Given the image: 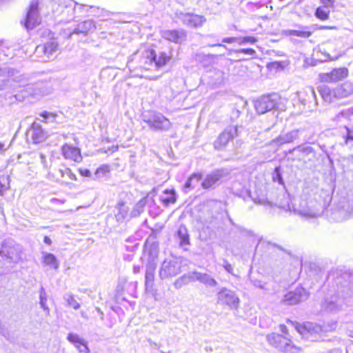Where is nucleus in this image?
Returning <instances> with one entry per match:
<instances>
[{
	"mask_svg": "<svg viewBox=\"0 0 353 353\" xmlns=\"http://www.w3.org/2000/svg\"><path fill=\"white\" fill-rule=\"evenodd\" d=\"M0 256L9 263H18L22 259L23 250L21 245L12 239L6 240L0 250Z\"/></svg>",
	"mask_w": 353,
	"mask_h": 353,
	"instance_id": "1",
	"label": "nucleus"
},
{
	"mask_svg": "<svg viewBox=\"0 0 353 353\" xmlns=\"http://www.w3.org/2000/svg\"><path fill=\"white\" fill-rule=\"evenodd\" d=\"M268 343L284 353H296L301 348L292 344L291 340L281 334L272 333L267 336Z\"/></svg>",
	"mask_w": 353,
	"mask_h": 353,
	"instance_id": "2",
	"label": "nucleus"
},
{
	"mask_svg": "<svg viewBox=\"0 0 353 353\" xmlns=\"http://www.w3.org/2000/svg\"><path fill=\"white\" fill-rule=\"evenodd\" d=\"M280 101L276 93L263 95L254 101V108L258 114H263L277 108Z\"/></svg>",
	"mask_w": 353,
	"mask_h": 353,
	"instance_id": "3",
	"label": "nucleus"
},
{
	"mask_svg": "<svg viewBox=\"0 0 353 353\" xmlns=\"http://www.w3.org/2000/svg\"><path fill=\"white\" fill-rule=\"evenodd\" d=\"M216 303L221 305L228 306L230 309H237L240 299L236 292L225 287L221 288L216 292Z\"/></svg>",
	"mask_w": 353,
	"mask_h": 353,
	"instance_id": "4",
	"label": "nucleus"
},
{
	"mask_svg": "<svg viewBox=\"0 0 353 353\" xmlns=\"http://www.w3.org/2000/svg\"><path fill=\"white\" fill-rule=\"evenodd\" d=\"M181 272V265L176 259H165L159 270V276L161 280L170 279Z\"/></svg>",
	"mask_w": 353,
	"mask_h": 353,
	"instance_id": "5",
	"label": "nucleus"
},
{
	"mask_svg": "<svg viewBox=\"0 0 353 353\" xmlns=\"http://www.w3.org/2000/svg\"><path fill=\"white\" fill-rule=\"evenodd\" d=\"M143 121L148 123L150 129L155 131L168 130L171 127L169 119L157 112H152L148 116H145Z\"/></svg>",
	"mask_w": 353,
	"mask_h": 353,
	"instance_id": "6",
	"label": "nucleus"
},
{
	"mask_svg": "<svg viewBox=\"0 0 353 353\" xmlns=\"http://www.w3.org/2000/svg\"><path fill=\"white\" fill-rule=\"evenodd\" d=\"M58 48L57 42L54 41H48L44 44L36 47L34 54L39 61L46 62L54 57V53Z\"/></svg>",
	"mask_w": 353,
	"mask_h": 353,
	"instance_id": "7",
	"label": "nucleus"
},
{
	"mask_svg": "<svg viewBox=\"0 0 353 353\" xmlns=\"http://www.w3.org/2000/svg\"><path fill=\"white\" fill-rule=\"evenodd\" d=\"M175 17L177 21H181L184 26L194 28L201 27L206 21L205 17L203 15L183 12L182 11H176Z\"/></svg>",
	"mask_w": 353,
	"mask_h": 353,
	"instance_id": "8",
	"label": "nucleus"
},
{
	"mask_svg": "<svg viewBox=\"0 0 353 353\" xmlns=\"http://www.w3.org/2000/svg\"><path fill=\"white\" fill-rule=\"evenodd\" d=\"M238 136V128L236 125H229L219 135L214 141L213 146L216 150H223L230 141Z\"/></svg>",
	"mask_w": 353,
	"mask_h": 353,
	"instance_id": "9",
	"label": "nucleus"
},
{
	"mask_svg": "<svg viewBox=\"0 0 353 353\" xmlns=\"http://www.w3.org/2000/svg\"><path fill=\"white\" fill-rule=\"evenodd\" d=\"M18 72L8 67L0 68V77L4 78L0 80V91L12 87L14 81L23 82V78L21 76H17Z\"/></svg>",
	"mask_w": 353,
	"mask_h": 353,
	"instance_id": "10",
	"label": "nucleus"
},
{
	"mask_svg": "<svg viewBox=\"0 0 353 353\" xmlns=\"http://www.w3.org/2000/svg\"><path fill=\"white\" fill-rule=\"evenodd\" d=\"M230 172L227 169H216L208 174L201 183L203 189H214L219 181L224 177L228 176Z\"/></svg>",
	"mask_w": 353,
	"mask_h": 353,
	"instance_id": "11",
	"label": "nucleus"
},
{
	"mask_svg": "<svg viewBox=\"0 0 353 353\" xmlns=\"http://www.w3.org/2000/svg\"><path fill=\"white\" fill-rule=\"evenodd\" d=\"M41 22V17L38 10V2L32 1L30 3L25 20V27L28 30L33 29Z\"/></svg>",
	"mask_w": 353,
	"mask_h": 353,
	"instance_id": "12",
	"label": "nucleus"
},
{
	"mask_svg": "<svg viewBox=\"0 0 353 353\" xmlns=\"http://www.w3.org/2000/svg\"><path fill=\"white\" fill-rule=\"evenodd\" d=\"M309 297V293L302 287L296 288L294 291L288 292L283 299V302L286 305H295L300 302L307 300Z\"/></svg>",
	"mask_w": 353,
	"mask_h": 353,
	"instance_id": "13",
	"label": "nucleus"
},
{
	"mask_svg": "<svg viewBox=\"0 0 353 353\" xmlns=\"http://www.w3.org/2000/svg\"><path fill=\"white\" fill-rule=\"evenodd\" d=\"M290 154L294 155L298 161L312 160L316 157L314 149L309 145L301 144L289 150Z\"/></svg>",
	"mask_w": 353,
	"mask_h": 353,
	"instance_id": "14",
	"label": "nucleus"
},
{
	"mask_svg": "<svg viewBox=\"0 0 353 353\" xmlns=\"http://www.w3.org/2000/svg\"><path fill=\"white\" fill-rule=\"evenodd\" d=\"M303 129H294L286 133L280 134L275 139L272 141L274 143L277 145H282L283 144L294 143L296 141H300L303 134Z\"/></svg>",
	"mask_w": 353,
	"mask_h": 353,
	"instance_id": "15",
	"label": "nucleus"
},
{
	"mask_svg": "<svg viewBox=\"0 0 353 353\" xmlns=\"http://www.w3.org/2000/svg\"><path fill=\"white\" fill-rule=\"evenodd\" d=\"M296 329L303 337L312 341L314 339V334H319L323 330L320 325L310 322H307L303 325H296Z\"/></svg>",
	"mask_w": 353,
	"mask_h": 353,
	"instance_id": "16",
	"label": "nucleus"
},
{
	"mask_svg": "<svg viewBox=\"0 0 353 353\" xmlns=\"http://www.w3.org/2000/svg\"><path fill=\"white\" fill-rule=\"evenodd\" d=\"M348 75V70L346 68H335L330 72L321 73L319 79L323 82H336L345 79Z\"/></svg>",
	"mask_w": 353,
	"mask_h": 353,
	"instance_id": "17",
	"label": "nucleus"
},
{
	"mask_svg": "<svg viewBox=\"0 0 353 353\" xmlns=\"http://www.w3.org/2000/svg\"><path fill=\"white\" fill-rule=\"evenodd\" d=\"M26 92L32 97H41L50 92L48 83L46 81H37L34 83H28L26 85Z\"/></svg>",
	"mask_w": 353,
	"mask_h": 353,
	"instance_id": "18",
	"label": "nucleus"
},
{
	"mask_svg": "<svg viewBox=\"0 0 353 353\" xmlns=\"http://www.w3.org/2000/svg\"><path fill=\"white\" fill-rule=\"evenodd\" d=\"M323 213V207L320 203L310 201L305 208L299 210V214L306 218H314L319 216Z\"/></svg>",
	"mask_w": 353,
	"mask_h": 353,
	"instance_id": "19",
	"label": "nucleus"
},
{
	"mask_svg": "<svg viewBox=\"0 0 353 353\" xmlns=\"http://www.w3.org/2000/svg\"><path fill=\"white\" fill-rule=\"evenodd\" d=\"M165 39L175 43H181L186 40L187 34L184 30H165L161 32Z\"/></svg>",
	"mask_w": 353,
	"mask_h": 353,
	"instance_id": "20",
	"label": "nucleus"
},
{
	"mask_svg": "<svg viewBox=\"0 0 353 353\" xmlns=\"http://www.w3.org/2000/svg\"><path fill=\"white\" fill-rule=\"evenodd\" d=\"M157 265L154 262V259L148 261L146 264L145 274V290L150 292L154 285V275Z\"/></svg>",
	"mask_w": 353,
	"mask_h": 353,
	"instance_id": "21",
	"label": "nucleus"
},
{
	"mask_svg": "<svg viewBox=\"0 0 353 353\" xmlns=\"http://www.w3.org/2000/svg\"><path fill=\"white\" fill-rule=\"evenodd\" d=\"M294 28V29L283 30L282 31V34L287 37L295 36L302 39H307L312 34L307 26L295 24Z\"/></svg>",
	"mask_w": 353,
	"mask_h": 353,
	"instance_id": "22",
	"label": "nucleus"
},
{
	"mask_svg": "<svg viewBox=\"0 0 353 353\" xmlns=\"http://www.w3.org/2000/svg\"><path fill=\"white\" fill-rule=\"evenodd\" d=\"M28 136L31 137L34 143H39L46 139V133L39 123L34 122L28 132Z\"/></svg>",
	"mask_w": 353,
	"mask_h": 353,
	"instance_id": "23",
	"label": "nucleus"
},
{
	"mask_svg": "<svg viewBox=\"0 0 353 353\" xmlns=\"http://www.w3.org/2000/svg\"><path fill=\"white\" fill-rule=\"evenodd\" d=\"M193 281H199L203 284L205 287L213 288L218 285V282L210 274L205 272L193 271Z\"/></svg>",
	"mask_w": 353,
	"mask_h": 353,
	"instance_id": "24",
	"label": "nucleus"
},
{
	"mask_svg": "<svg viewBox=\"0 0 353 353\" xmlns=\"http://www.w3.org/2000/svg\"><path fill=\"white\" fill-rule=\"evenodd\" d=\"M62 154L66 159L80 162L82 160L80 150L68 144H65L61 148Z\"/></svg>",
	"mask_w": 353,
	"mask_h": 353,
	"instance_id": "25",
	"label": "nucleus"
},
{
	"mask_svg": "<svg viewBox=\"0 0 353 353\" xmlns=\"http://www.w3.org/2000/svg\"><path fill=\"white\" fill-rule=\"evenodd\" d=\"M148 54L150 59V64H154V65L157 68L165 65L170 60V57L163 52H161L157 54L154 50H150V51L148 52Z\"/></svg>",
	"mask_w": 353,
	"mask_h": 353,
	"instance_id": "26",
	"label": "nucleus"
},
{
	"mask_svg": "<svg viewBox=\"0 0 353 353\" xmlns=\"http://www.w3.org/2000/svg\"><path fill=\"white\" fill-rule=\"evenodd\" d=\"M209 83L213 86H219L224 83L225 79V72L216 68H212L208 72Z\"/></svg>",
	"mask_w": 353,
	"mask_h": 353,
	"instance_id": "27",
	"label": "nucleus"
},
{
	"mask_svg": "<svg viewBox=\"0 0 353 353\" xmlns=\"http://www.w3.org/2000/svg\"><path fill=\"white\" fill-rule=\"evenodd\" d=\"M67 339L78 349L81 353H90V349L88 347L85 339L81 338L77 334L70 333Z\"/></svg>",
	"mask_w": 353,
	"mask_h": 353,
	"instance_id": "28",
	"label": "nucleus"
},
{
	"mask_svg": "<svg viewBox=\"0 0 353 353\" xmlns=\"http://www.w3.org/2000/svg\"><path fill=\"white\" fill-rule=\"evenodd\" d=\"M341 300L337 296H332L325 299L321 304V308L326 312H336L341 309Z\"/></svg>",
	"mask_w": 353,
	"mask_h": 353,
	"instance_id": "29",
	"label": "nucleus"
},
{
	"mask_svg": "<svg viewBox=\"0 0 353 353\" xmlns=\"http://www.w3.org/2000/svg\"><path fill=\"white\" fill-rule=\"evenodd\" d=\"M129 207L124 203H119L115 208L114 216L117 221L119 223L125 222L128 218H131L129 215Z\"/></svg>",
	"mask_w": 353,
	"mask_h": 353,
	"instance_id": "30",
	"label": "nucleus"
},
{
	"mask_svg": "<svg viewBox=\"0 0 353 353\" xmlns=\"http://www.w3.org/2000/svg\"><path fill=\"white\" fill-rule=\"evenodd\" d=\"M318 92L321 96L324 101L331 103L334 99H337L336 88L331 90L327 85H322L317 88Z\"/></svg>",
	"mask_w": 353,
	"mask_h": 353,
	"instance_id": "31",
	"label": "nucleus"
},
{
	"mask_svg": "<svg viewBox=\"0 0 353 353\" xmlns=\"http://www.w3.org/2000/svg\"><path fill=\"white\" fill-rule=\"evenodd\" d=\"M336 97L345 98L353 94V83L346 81L336 88Z\"/></svg>",
	"mask_w": 353,
	"mask_h": 353,
	"instance_id": "32",
	"label": "nucleus"
},
{
	"mask_svg": "<svg viewBox=\"0 0 353 353\" xmlns=\"http://www.w3.org/2000/svg\"><path fill=\"white\" fill-rule=\"evenodd\" d=\"M95 29L93 20L88 19L79 23L77 27L74 29L72 34H86Z\"/></svg>",
	"mask_w": 353,
	"mask_h": 353,
	"instance_id": "33",
	"label": "nucleus"
},
{
	"mask_svg": "<svg viewBox=\"0 0 353 353\" xmlns=\"http://www.w3.org/2000/svg\"><path fill=\"white\" fill-rule=\"evenodd\" d=\"M41 262L46 266H49L51 269L57 270L59 266V261L56 256L51 253L43 252Z\"/></svg>",
	"mask_w": 353,
	"mask_h": 353,
	"instance_id": "34",
	"label": "nucleus"
},
{
	"mask_svg": "<svg viewBox=\"0 0 353 353\" xmlns=\"http://www.w3.org/2000/svg\"><path fill=\"white\" fill-rule=\"evenodd\" d=\"M176 237L181 247H185L190 244L189 234L185 226H179L176 232Z\"/></svg>",
	"mask_w": 353,
	"mask_h": 353,
	"instance_id": "35",
	"label": "nucleus"
},
{
	"mask_svg": "<svg viewBox=\"0 0 353 353\" xmlns=\"http://www.w3.org/2000/svg\"><path fill=\"white\" fill-rule=\"evenodd\" d=\"M190 282H194L192 272L185 274L178 278L174 283V286L176 289L179 290L183 285L188 284Z\"/></svg>",
	"mask_w": 353,
	"mask_h": 353,
	"instance_id": "36",
	"label": "nucleus"
},
{
	"mask_svg": "<svg viewBox=\"0 0 353 353\" xmlns=\"http://www.w3.org/2000/svg\"><path fill=\"white\" fill-rule=\"evenodd\" d=\"M345 130V133H343L342 138L344 141L343 145L348 147L350 149L353 148V128H349L344 126Z\"/></svg>",
	"mask_w": 353,
	"mask_h": 353,
	"instance_id": "37",
	"label": "nucleus"
},
{
	"mask_svg": "<svg viewBox=\"0 0 353 353\" xmlns=\"http://www.w3.org/2000/svg\"><path fill=\"white\" fill-rule=\"evenodd\" d=\"M201 179L202 174L201 173L192 174L186 181L184 185V188L190 190L196 188Z\"/></svg>",
	"mask_w": 353,
	"mask_h": 353,
	"instance_id": "38",
	"label": "nucleus"
},
{
	"mask_svg": "<svg viewBox=\"0 0 353 353\" xmlns=\"http://www.w3.org/2000/svg\"><path fill=\"white\" fill-rule=\"evenodd\" d=\"M161 200L165 206L169 205L170 203H174L176 201L174 191L165 190L161 196Z\"/></svg>",
	"mask_w": 353,
	"mask_h": 353,
	"instance_id": "39",
	"label": "nucleus"
},
{
	"mask_svg": "<svg viewBox=\"0 0 353 353\" xmlns=\"http://www.w3.org/2000/svg\"><path fill=\"white\" fill-rule=\"evenodd\" d=\"M148 202V198L144 197L141 199L134 207L132 210L130 216V217H137L141 214L143 212V208Z\"/></svg>",
	"mask_w": 353,
	"mask_h": 353,
	"instance_id": "40",
	"label": "nucleus"
},
{
	"mask_svg": "<svg viewBox=\"0 0 353 353\" xmlns=\"http://www.w3.org/2000/svg\"><path fill=\"white\" fill-rule=\"evenodd\" d=\"M63 299L67 303L68 306L72 307L74 310L79 309L80 303L77 302L72 294H65L63 296Z\"/></svg>",
	"mask_w": 353,
	"mask_h": 353,
	"instance_id": "41",
	"label": "nucleus"
},
{
	"mask_svg": "<svg viewBox=\"0 0 353 353\" xmlns=\"http://www.w3.org/2000/svg\"><path fill=\"white\" fill-rule=\"evenodd\" d=\"M149 50H145L142 53V57L140 60V67L145 70H150L151 66H153L154 64H150V57L148 54V52Z\"/></svg>",
	"mask_w": 353,
	"mask_h": 353,
	"instance_id": "42",
	"label": "nucleus"
},
{
	"mask_svg": "<svg viewBox=\"0 0 353 353\" xmlns=\"http://www.w3.org/2000/svg\"><path fill=\"white\" fill-rule=\"evenodd\" d=\"M9 188V177L6 175L0 176V196H3L4 192Z\"/></svg>",
	"mask_w": 353,
	"mask_h": 353,
	"instance_id": "43",
	"label": "nucleus"
},
{
	"mask_svg": "<svg viewBox=\"0 0 353 353\" xmlns=\"http://www.w3.org/2000/svg\"><path fill=\"white\" fill-rule=\"evenodd\" d=\"M57 175L61 178H64L66 176L71 180L76 179L75 175L72 172L71 170L67 168L59 169Z\"/></svg>",
	"mask_w": 353,
	"mask_h": 353,
	"instance_id": "44",
	"label": "nucleus"
},
{
	"mask_svg": "<svg viewBox=\"0 0 353 353\" xmlns=\"http://www.w3.org/2000/svg\"><path fill=\"white\" fill-rule=\"evenodd\" d=\"M328 8H318L316 10L315 15L321 20H326L329 18L330 10Z\"/></svg>",
	"mask_w": 353,
	"mask_h": 353,
	"instance_id": "45",
	"label": "nucleus"
},
{
	"mask_svg": "<svg viewBox=\"0 0 353 353\" xmlns=\"http://www.w3.org/2000/svg\"><path fill=\"white\" fill-rule=\"evenodd\" d=\"M39 299H40V305L41 307L45 310L49 312V308L46 304L47 302V296L46 293L43 289V288H41L39 292Z\"/></svg>",
	"mask_w": 353,
	"mask_h": 353,
	"instance_id": "46",
	"label": "nucleus"
},
{
	"mask_svg": "<svg viewBox=\"0 0 353 353\" xmlns=\"http://www.w3.org/2000/svg\"><path fill=\"white\" fill-rule=\"evenodd\" d=\"M272 179L274 182H277L279 184H283V180L281 176V168L276 167L272 174Z\"/></svg>",
	"mask_w": 353,
	"mask_h": 353,
	"instance_id": "47",
	"label": "nucleus"
},
{
	"mask_svg": "<svg viewBox=\"0 0 353 353\" xmlns=\"http://www.w3.org/2000/svg\"><path fill=\"white\" fill-rule=\"evenodd\" d=\"M109 172V168L108 165H102L100 168H99L95 173L94 175L96 177H101L105 174L106 172Z\"/></svg>",
	"mask_w": 353,
	"mask_h": 353,
	"instance_id": "48",
	"label": "nucleus"
},
{
	"mask_svg": "<svg viewBox=\"0 0 353 353\" xmlns=\"http://www.w3.org/2000/svg\"><path fill=\"white\" fill-rule=\"evenodd\" d=\"M222 266L228 273L232 274L234 276H236V275L233 272L232 265L226 259H223Z\"/></svg>",
	"mask_w": 353,
	"mask_h": 353,
	"instance_id": "49",
	"label": "nucleus"
},
{
	"mask_svg": "<svg viewBox=\"0 0 353 353\" xmlns=\"http://www.w3.org/2000/svg\"><path fill=\"white\" fill-rule=\"evenodd\" d=\"M40 116L42 117L45 119L46 122H47V120H49L50 119H52V121H53L55 119V117H56L55 114L48 112L47 111H43V112H41L40 114Z\"/></svg>",
	"mask_w": 353,
	"mask_h": 353,
	"instance_id": "50",
	"label": "nucleus"
},
{
	"mask_svg": "<svg viewBox=\"0 0 353 353\" xmlns=\"http://www.w3.org/2000/svg\"><path fill=\"white\" fill-rule=\"evenodd\" d=\"M23 98H24L23 96L21 97L19 94L9 96V97H8L9 103L12 104V103H15L16 101H22L23 99Z\"/></svg>",
	"mask_w": 353,
	"mask_h": 353,
	"instance_id": "51",
	"label": "nucleus"
},
{
	"mask_svg": "<svg viewBox=\"0 0 353 353\" xmlns=\"http://www.w3.org/2000/svg\"><path fill=\"white\" fill-rule=\"evenodd\" d=\"M252 282L256 288H259L262 290H268L266 288V283L265 282H263L260 280H252Z\"/></svg>",
	"mask_w": 353,
	"mask_h": 353,
	"instance_id": "52",
	"label": "nucleus"
},
{
	"mask_svg": "<svg viewBox=\"0 0 353 353\" xmlns=\"http://www.w3.org/2000/svg\"><path fill=\"white\" fill-rule=\"evenodd\" d=\"M256 41V39L253 37H245L243 38H240L239 43H254Z\"/></svg>",
	"mask_w": 353,
	"mask_h": 353,
	"instance_id": "53",
	"label": "nucleus"
},
{
	"mask_svg": "<svg viewBox=\"0 0 353 353\" xmlns=\"http://www.w3.org/2000/svg\"><path fill=\"white\" fill-rule=\"evenodd\" d=\"M339 114L343 117H349L353 115V107L341 110L339 112Z\"/></svg>",
	"mask_w": 353,
	"mask_h": 353,
	"instance_id": "54",
	"label": "nucleus"
},
{
	"mask_svg": "<svg viewBox=\"0 0 353 353\" xmlns=\"http://www.w3.org/2000/svg\"><path fill=\"white\" fill-rule=\"evenodd\" d=\"M239 52L248 55H254L256 53L252 48L241 49Z\"/></svg>",
	"mask_w": 353,
	"mask_h": 353,
	"instance_id": "55",
	"label": "nucleus"
},
{
	"mask_svg": "<svg viewBox=\"0 0 353 353\" xmlns=\"http://www.w3.org/2000/svg\"><path fill=\"white\" fill-rule=\"evenodd\" d=\"M321 2L323 4L324 8H329L333 6V0H321Z\"/></svg>",
	"mask_w": 353,
	"mask_h": 353,
	"instance_id": "56",
	"label": "nucleus"
},
{
	"mask_svg": "<svg viewBox=\"0 0 353 353\" xmlns=\"http://www.w3.org/2000/svg\"><path fill=\"white\" fill-rule=\"evenodd\" d=\"M149 254L154 255V257H157L158 254L157 246L152 245L149 250Z\"/></svg>",
	"mask_w": 353,
	"mask_h": 353,
	"instance_id": "57",
	"label": "nucleus"
},
{
	"mask_svg": "<svg viewBox=\"0 0 353 353\" xmlns=\"http://www.w3.org/2000/svg\"><path fill=\"white\" fill-rule=\"evenodd\" d=\"M240 41V38L236 37H229V38H225L223 39V42L231 43L233 42L239 41Z\"/></svg>",
	"mask_w": 353,
	"mask_h": 353,
	"instance_id": "58",
	"label": "nucleus"
},
{
	"mask_svg": "<svg viewBox=\"0 0 353 353\" xmlns=\"http://www.w3.org/2000/svg\"><path fill=\"white\" fill-rule=\"evenodd\" d=\"M79 172L82 176L87 177H90L91 176V172L88 169H80Z\"/></svg>",
	"mask_w": 353,
	"mask_h": 353,
	"instance_id": "59",
	"label": "nucleus"
},
{
	"mask_svg": "<svg viewBox=\"0 0 353 353\" xmlns=\"http://www.w3.org/2000/svg\"><path fill=\"white\" fill-rule=\"evenodd\" d=\"M40 158H41V163L43 164V166L45 168H47L48 165H47V161H46V157L44 156V154H40Z\"/></svg>",
	"mask_w": 353,
	"mask_h": 353,
	"instance_id": "60",
	"label": "nucleus"
},
{
	"mask_svg": "<svg viewBox=\"0 0 353 353\" xmlns=\"http://www.w3.org/2000/svg\"><path fill=\"white\" fill-rule=\"evenodd\" d=\"M43 241L48 245H50L52 244V241L48 236H44Z\"/></svg>",
	"mask_w": 353,
	"mask_h": 353,
	"instance_id": "61",
	"label": "nucleus"
},
{
	"mask_svg": "<svg viewBox=\"0 0 353 353\" xmlns=\"http://www.w3.org/2000/svg\"><path fill=\"white\" fill-rule=\"evenodd\" d=\"M141 268L139 265H134L133 267V272L134 273L137 274L140 272Z\"/></svg>",
	"mask_w": 353,
	"mask_h": 353,
	"instance_id": "62",
	"label": "nucleus"
},
{
	"mask_svg": "<svg viewBox=\"0 0 353 353\" xmlns=\"http://www.w3.org/2000/svg\"><path fill=\"white\" fill-rule=\"evenodd\" d=\"M280 330L283 333L287 334V327L285 325H281Z\"/></svg>",
	"mask_w": 353,
	"mask_h": 353,
	"instance_id": "63",
	"label": "nucleus"
},
{
	"mask_svg": "<svg viewBox=\"0 0 353 353\" xmlns=\"http://www.w3.org/2000/svg\"><path fill=\"white\" fill-rule=\"evenodd\" d=\"M97 311L99 312V314H100V318L101 320L103 319L104 318V314H103V312L101 311V310L99 307H97L96 308Z\"/></svg>",
	"mask_w": 353,
	"mask_h": 353,
	"instance_id": "64",
	"label": "nucleus"
}]
</instances>
